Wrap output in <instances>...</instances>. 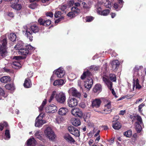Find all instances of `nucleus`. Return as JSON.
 Wrapping results in <instances>:
<instances>
[{
	"mask_svg": "<svg viewBox=\"0 0 146 146\" xmlns=\"http://www.w3.org/2000/svg\"><path fill=\"white\" fill-rule=\"evenodd\" d=\"M23 32H25V34L30 40L32 41L33 40V33H36L38 31L39 29L38 26L35 25H32L30 28H28L27 26L24 27Z\"/></svg>",
	"mask_w": 146,
	"mask_h": 146,
	"instance_id": "nucleus-1",
	"label": "nucleus"
},
{
	"mask_svg": "<svg viewBox=\"0 0 146 146\" xmlns=\"http://www.w3.org/2000/svg\"><path fill=\"white\" fill-rule=\"evenodd\" d=\"M7 38L5 36H3L0 39V55L3 56L7 52L6 45L7 44Z\"/></svg>",
	"mask_w": 146,
	"mask_h": 146,
	"instance_id": "nucleus-2",
	"label": "nucleus"
},
{
	"mask_svg": "<svg viewBox=\"0 0 146 146\" xmlns=\"http://www.w3.org/2000/svg\"><path fill=\"white\" fill-rule=\"evenodd\" d=\"M44 133L46 137L51 141H54L56 137L52 128L49 127L45 129Z\"/></svg>",
	"mask_w": 146,
	"mask_h": 146,
	"instance_id": "nucleus-3",
	"label": "nucleus"
},
{
	"mask_svg": "<svg viewBox=\"0 0 146 146\" xmlns=\"http://www.w3.org/2000/svg\"><path fill=\"white\" fill-rule=\"evenodd\" d=\"M35 48L30 45H27L25 48H23L18 51L19 54L23 55L26 56L29 53L33 51Z\"/></svg>",
	"mask_w": 146,
	"mask_h": 146,
	"instance_id": "nucleus-4",
	"label": "nucleus"
},
{
	"mask_svg": "<svg viewBox=\"0 0 146 146\" xmlns=\"http://www.w3.org/2000/svg\"><path fill=\"white\" fill-rule=\"evenodd\" d=\"M55 98L56 100L60 103L64 104L65 102L66 94L65 93L62 92L56 94Z\"/></svg>",
	"mask_w": 146,
	"mask_h": 146,
	"instance_id": "nucleus-5",
	"label": "nucleus"
},
{
	"mask_svg": "<svg viewBox=\"0 0 146 146\" xmlns=\"http://www.w3.org/2000/svg\"><path fill=\"white\" fill-rule=\"evenodd\" d=\"M69 94L73 96L80 98L81 93L74 88L72 87L70 88L68 91Z\"/></svg>",
	"mask_w": 146,
	"mask_h": 146,
	"instance_id": "nucleus-6",
	"label": "nucleus"
},
{
	"mask_svg": "<svg viewBox=\"0 0 146 146\" xmlns=\"http://www.w3.org/2000/svg\"><path fill=\"white\" fill-rule=\"evenodd\" d=\"M68 130L70 133L76 137H79L80 135L79 131L76 128L72 126H69Z\"/></svg>",
	"mask_w": 146,
	"mask_h": 146,
	"instance_id": "nucleus-7",
	"label": "nucleus"
},
{
	"mask_svg": "<svg viewBox=\"0 0 146 146\" xmlns=\"http://www.w3.org/2000/svg\"><path fill=\"white\" fill-rule=\"evenodd\" d=\"M72 11L69 12L67 15V16L70 18L75 17L76 14H77L79 12V10L76 7H73L71 8Z\"/></svg>",
	"mask_w": 146,
	"mask_h": 146,
	"instance_id": "nucleus-8",
	"label": "nucleus"
},
{
	"mask_svg": "<svg viewBox=\"0 0 146 146\" xmlns=\"http://www.w3.org/2000/svg\"><path fill=\"white\" fill-rule=\"evenodd\" d=\"M139 77H133V90H134L135 87L136 89L138 90L140 89L141 88L142 86L139 84L138 79V78H139Z\"/></svg>",
	"mask_w": 146,
	"mask_h": 146,
	"instance_id": "nucleus-9",
	"label": "nucleus"
},
{
	"mask_svg": "<svg viewBox=\"0 0 146 146\" xmlns=\"http://www.w3.org/2000/svg\"><path fill=\"white\" fill-rule=\"evenodd\" d=\"M139 77H133V90H134L135 87L136 89L138 90L140 89L141 88L142 86L139 84L138 79V78H139Z\"/></svg>",
	"mask_w": 146,
	"mask_h": 146,
	"instance_id": "nucleus-10",
	"label": "nucleus"
},
{
	"mask_svg": "<svg viewBox=\"0 0 146 146\" xmlns=\"http://www.w3.org/2000/svg\"><path fill=\"white\" fill-rule=\"evenodd\" d=\"M111 107L110 103L108 102L106 105H105V108L102 111H98V112L104 114L109 113L111 111Z\"/></svg>",
	"mask_w": 146,
	"mask_h": 146,
	"instance_id": "nucleus-11",
	"label": "nucleus"
},
{
	"mask_svg": "<svg viewBox=\"0 0 146 146\" xmlns=\"http://www.w3.org/2000/svg\"><path fill=\"white\" fill-rule=\"evenodd\" d=\"M71 113L72 115L76 117H81L83 115L82 112L78 108L72 109L71 111Z\"/></svg>",
	"mask_w": 146,
	"mask_h": 146,
	"instance_id": "nucleus-12",
	"label": "nucleus"
},
{
	"mask_svg": "<svg viewBox=\"0 0 146 146\" xmlns=\"http://www.w3.org/2000/svg\"><path fill=\"white\" fill-rule=\"evenodd\" d=\"M67 102L68 106L72 108L77 106L78 102V101L76 98H70L68 99Z\"/></svg>",
	"mask_w": 146,
	"mask_h": 146,
	"instance_id": "nucleus-13",
	"label": "nucleus"
},
{
	"mask_svg": "<svg viewBox=\"0 0 146 146\" xmlns=\"http://www.w3.org/2000/svg\"><path fill=\"white\" fill-rule=\"evenodd\" d=\"M54 73L55 74L58 78L62 77L65 74V71L63 69L60 67L56 70H54Z\"/></svg>",
	"mask_w": 146,
	"mask_h": 146,
	"instance_id": "nucleus-14",
	"label": "nucleus"
},
{
	"mask_svg": "<svg viewBox=\"0 0 146 146\" xmlns=\"http://www.w3.org/2000/svg\"><path fill=\"white\" fill-rule=\"evenodd\" d=\"M143 67L142 66H136L133 69V77H140L139 72L141 71L143 69Z\"/></svg>",
	"mask_w": 146,
	"mask_h": 146,
	"instance_id": "nucleus-15",
	"label": "nucleus"
},
{
	"mask_svg": "<svg viewBox=\"0 0 146 146\" xmlns=\"http://www.w3.org/2000/svg\"><path fill=\"white\" fill-rule=\"evenodd\" d=\"M57 111V107L53 104L47 106L45 108V111L48 113H54L56 112Z\"/></svg>",
	"mask_w": 146,
	"mask_h": 146,
	"instance_id": "nucleus-16",
	"label": "nucleus"
},
{
	"mask_svg": "<svg viewBox=\"0 0 146 146\" xmlns=\"http://www.w3.org/2000/svg\"><path fill=\"white\" fill-rule=\"evenodd\" d=\"M102 80L108 86L109 89L112 88V84L111 82L108 79V77L106 75V74L102 75Z\"/></svg>",
	"mask_w": 146,
	"mask_h": 146,
	"instance_id": "nucleus-17",
	"label": "nucleus"
},
{
	"mask_svg": "<svg viewBox=\"0 0 146 146\" xmlns=\"http://www.w3.org/2000/svg\"><path fill=\"white\" fill-rule=\"evenodd\" d=\"M46 123L45 120L36 117L35 121V125L36 127H40Z\"/></svg>",
	"mask_w": 146,
	"mask_h": 146,
	"instance_id": "nucleus-18",
	"label": "nucleus"
},
{
	"mask_svg": "<svg viewBox=\"0 0 146 146\" xmlns=\"http://www.w3.org/2000/svg\"><path fill=\"white\" fill-rule=\"evenodd\" d=\"M92 84V79L91 78L89 77L85 81L84 85L85 88H87L88 90L91 88Z\"/></svg>",
	"mask_w": 146,
	"mask_h": 146,
	"instance_id": "nucleus-19",
	"label": "nucleus"
},
{
	"mask_svg": "<svg viewBox=\"0 0 146 146\" xmlns=\"http://www.w3.org/2000/svg\"><path fill=\"white\" fill-rule=\"evenodd\" d=\"M119 64V63L118 60H114L112 61L111 63V68L113 71H115L117 69Z\"/></svg>",
	"mask_w": 146,
	"mask_h": 146,
	"instance_id": "nucleus-20",
	"label": "nucleus"
},
{
	"mask_svg": "<svg viewBox=\"0 0 146 146\" xmlns=\"http://www.w3.org/2000/svg\"><path fill=\"white\" fill-rule=\"evenodd\" d=\"M64 137L67 142L70 143H74L75 142L73 137L69 134H65L64 136Z\"/></svg>",
	"mask_w": 146,
	"mask_h": 146,
	"instance_id": "nucleus-21",
	"label": "nucleus"
},
{
	"mask_svg": "<svg viewBox=\"0 0 146 146\" xmlns=\"http://www.w3.org/2000/svg\"><path fill=\"white\" fill-rule=\"evenodd\" d=\"M93 133L95 134L94 135V137H96L95 139V141H97L98 143L100 139V135L99 133L100 132V130H98L96 128H94L93 131Z\"/></svg>",
	"mask_w": 146,
	"mask_h": 146,
	"instance_id": "nucleus-22",
	"label": "nucleus"
},
{
	"mask_svg": "<svg viewBox=\"0 0 146 146\" xmlns=\"http://www.w3.org/2000/svg\"><path fill=\"white\" fill-rule=\"evenodd\" d=\"M101 103L100 100L96 99L92 102V105L93 108H98L100 106Z\"/></svg>",
	"mask_w": 146,
	"mask_h": 146,
	"instance_id": "nucleus-23",
	"label": "nucleus"
},
{
	"mask_svg": "<svg viewBox=\"0 0 146 146\" xmlns=\"http://www.w3.org/2000/svg\"><path fill=\"white\" fill-rule=\"evenodd\" d=\"M68 112V109L66 108L62 107L60 108L58 111L59 114L62 115H66Z\"/></svg>",
	"mask_w": 146,
	"mask_h": 146,
	"instance_id": "nucleus-24",
	"label": "nucleus"
},
{
	"mask_svg": "<svg viewBox=\"0 0 146 146\" xmlns=\"http://www.w3.org/2000/svg\"><path fill=\"white\" fill-rule=\"evenodd\" d=\"M42 133L41 132L39 131H37L35 133V135L36 138L39 139L40 140L42 141L43 142H46V140L43 139L42 136L41 135H42Z\"/></svg>",
	"mask_w": 146,
	"mask_h": 146,
	"instance_id": "nucleus-25",
	"label": "nucleus"
},
{
	"mask_svg": "<svg viewBox=\"0 0 146 146\" xmlns=\"http://www.w3.org/2000/svg\"><path fill=\"white\" fill-rule=\"evenodd\" d=\"M71 123L74 126H78L80 125V121L78 119L73 118L71 120Z\"/></svg>",
	"mask_w": 146,
	"mask_h": 146,
	"instance_id": "nucleus-26",
	"label": "nucleus"
},
{
	"mask_svg": "<svg viewBox=\"0 0 146 146\" xmlns=\"http://www.w3.org/2000/svg\"><path fill=\"white\" fill-rule=\"evenodd\" d=\"M0 81L2 83H6L10 81V77L9 76H4L0 78Z\"/></svg>",
	"mask_w": 146,
	"mask_h": 146,
	"instance_id": "nucleus-27",
	"label": "nucleus"
},
{
	"mask_svg": "<svg viewBox=\"0 0 146 146\" xmlns=\"http://www.w3.org/2000/svg\"><path fill=\"white\" fill-rule=\"evenodd\" d=\"M31 85L32 84L30 79L29 78H26L24 84V86L26 88H29L31 86Z\"/></svg>",
	"mask_w": 146,
	"mask_h": 146,
	"instance_id": "nucleus-28",
	"label": "nucleus"
},
{
	"mask_svg": "<svg viewBox=\"0 0 146 146\" xmlns=\"http://www.w3.org/2000/svg\"><path fill=\"white\" fill-rule=\"evenodd\" d=\"M35 141L33 138L29 139L27 141L28 146H35Z\"/></svg>",
	"mask_w": 146,
	"mask_h": 146,
	"instance_id": "nucleus-29",
	"label": "nucleus"
},
{
	"mask_svg": "<svg viewBox=\"0 0 146 146\" xmlns=\"http://www.w3.org/2000/svg\"><path fill=\"white\" fill-rule=\"evenodd\" d=\"M65 81L62 79H59L55 81L53 83L54 86L62 85L65 83Z\"/></svg>",
	"mask_w": 146,
	"mask_h": 146,
	"instance_id": "nucleus-30",
	"label": "nucleus"
},
{
	"mask_svg": "<svg viewBox=\"0 0 146 146\" xmlns=\"http://www.w3.org/2000/svg\"><path fill=\"white\" fill-rule=\"evenodd\" d=\"M102 88L100 84H97L94 87L93 91L94 92H100L101 91Z\"/></svg>",
	"mask_w": 146,
	"mask_h": 146,
	"instance_id": "nucleus-31",
	"label": "nucleus"
},
{
	"mask_svg": "<svg viewBox=\"0 0 146 146\" xmlns=\"http://www.w3.org/2000/svg\"><path fill=\"white\" fill-rule=\"evenodd\" d=\"M135 125L136 130L137 132L140 133L142 129V126H143V125H142L140 123H135Z\"/></svg>",
	"mask_w": 146,
	"mask_h": 146,
	"instance_id": "nucleus-32",
	"label": "nucleus"
},
{
	"mask_svg": "<svg viewBox=\"0 0 146 146\" xmlns=\"http://www.w3.org/2000/svg\"><path fill=\"white\" fill-rule=\"evenodd\" d=\"M8 38L10 40L14 42L15 41L17 38V36L15 33H11L9 35Z\"/></svg>",
	"mask_w": 146,
	"mask_h": 146,
	"instance_id": "nucleus-33",
	"label": "nucleus"
},
{
	"mask_svg": "<svg viewBox=\"0 0 146 146\" xmlns=\"http://www.w3.org/2000/svg\"><path fill=\"white\" fill-rule=\"evenodd\" d=\"M134 119L136 120L135 123H140L141 124V125H143L142 119L140 116L138 115H136L134 116Z\"/></svg>",
	"mask_w": 146,
	"mask_h": 146,
	"instance_id": "nucleus-34",
	"label": "nucleus"
},
{
	"mask_svg": "<svg viewBox=\"0 0 146 146\" xmlns=\"http://www.w3.org/2000/svg\"><path fill=\"white\" fill-rule=\"evenodd\" d=\"M23 44L22 42L21 41H19L18 43L16 44L14 47V48L16 49H17L19 50H20L21 49H23Z\"/></svg>",
	"mask_w": 146,
	"mask_h": 146,
	"instance_id": "nucleus-35",
	"label": "nucleus"
},
{
	"mask_svg": "<svg viewBox=\"0 0 146 146\" xmlns=\"http://www.w3.org/2000/svg\"><path fill=\"white\" fill-rule=\"evenodd\" d=\"M12 66L15 69H18L21 67V65L19 62L16 61L13 62Z\"/></svg>",
	"mask_w": 146,
	"mask_h": 146,
	"instance_id": "nucleus-36",
	"label": "nucleus"
},
{
	"mask_svg": "<svg viewBox=\"0 0 146 146\" xmlns=\"http://www.w3.org/2000/svg\"><path fill=\"white\" fill-rule=\"evenodd\" d=\"M5 87L7 89L12 91L15 89L14 86L12 84H7L5 85Z\"/></svg>",
	"mask_w": 146,
	"mask_h": 146,
	"instance_id": "nucleus-37",
	"label": "nucleus"
},
{
	"mask_svg": "<svg viewBox=\"0 0 146 146\" xmlns=\"http://www.w3.org/2000/svg\"><path fill=\"white\" fill-rule=\"evenodd\" d=\"M11 7L13 9L17 10H20L22 8L21 5L19 4H12L11 5Z\"/></svg>",
	"mask_w": 146,
	"mask_h": 146,
	"instance_id": "nucleus-38",
	"label": "nucleus"
},
{
	"mask_svg": "<svg viewBox=\"0 0 146 146\" xmlns=\"http://www.w3.org/2000/svg\"><path fill=\"white\" fill-rule=\"evenodd\" d=\"M121 124L118 122H116L112 125L113 128L114 129L116 130L119 129L121 128Z\"/></svg>",
	"mask_w": 146,
	"mask_h": 146,
	"instance_id": "nucleus-39",
	"label": "nucleus"
},
{
	"mask_svg": "<svg viewBox=\"0 0 146 146\" xmlns=\"http://www.w3.org/2000/svg\"><path fill=\"white\" fill-rule=\"evenodd\" d=\"M101 2L104 3V5L107 8H110L111 7V3L108 0H104V1H102Z\"/></svg>",
	"mask_w": 146,
	"mask_h": 146,
	"instance_id": "nucleus-40",
	"label": "nucleus"
},
{
	"mask_svg": "<svg viewBox=\"0 0 146 146\" xmlns=\"http://www.w3.org/2000/svg\"><path fill=\"white\" fill-rule=\"evenodd\" d=\"M100 68L99 66L95 65L91 66L88 67V68L90 70L94 71L98 70Z\"/></svg>",
	"mask_w": 146,
	"mask_h": 146,
	"instance_id": "nucleus-41",
	"label": "nucleus"
},
{
	"mask_svg": "<svg viewBox=\"0 0 146 146\" xmlns=\"http://www.w3.org/2000/svg\"><path fill=\"white\" fill-rule=\"evenodd\" d=\"M90 73L89 71H87L86 72H84L82 75L81 76V78L82 79H84L87 76H90Z\"/></svg>",
	"mask_w": 146,
	"mask_h": 146,
	"instance_id": "nucleus-42",
	"label": "nucleus"
},
{
	"mask_svg": "<svg viewBox=\"0 0 146 146\" xmlns=\"http://www.w3.org/2000/svg\"><path fill=\"white\" fill-rule=\"evenodd\" d=\"M1 96L5 98L7 97V95L5 94L4 90L0 87V100L1 99Z\"/></svg>",
	"mask_w": 146,
	"mask_h": 146,
	"instance_id": "nucleus-43",
	"label": "nucleus"
},
{
	"mask_svg": "<svg viewBox=\"0 0 146 146\" xmlns=\"http://www.w3.org/2000/svg\"><path fill=\"white\" fill-rule=\"evenodd\" d=\"M132 131L131 130H128L124 133V135L127 137H130L131 135Z\"/></svg>",
	"mask_w": 146,
	"mask_h": 146,
	"instance_id": "nucleus-44",
	"label": "nucleus"
},
{
	"mask_svg": "<svg viewBox=\"0 0 146 146\" xmlns=\"http://www.w3.org/2000/svg\"><path fill=\"white\" fill-rule=\"evenodd\" d=\"M7 123L6 122L0 123V129L1 131H2L4 127H7Z\"/></svg>",
	"mask_w": 146,
	"mask_h": 146,
	"instance_id": "nucleus-45",
	"label": "nucleus"
},
{
	"mask_svg": "<svg viewBox=\"0 0 146 146\" xmlns=\"http://www.w3.org/2000/svg\"><path fill=\"white\" fill-rule=\"evenodd\" d=\"M66 8V5H63L60 6L59 7V9L61 10L63 12L62 13H66V11L65 10Z\"/></svg>",
	"mask_w": 146,
	"mask_h": 146,
	"instance_id": "nucleus-46",
	"label": "nucleus"
},
{
	"mask_svg": "<svg viewBox=\"0 0 146 146\" xmlns=\"http://www.w3.org/2000/svg\"><path fill=\"white\" fill-rule=\"evenodd\" d=\"M5 138L6 139H8L10 138V132L9 130L7 129L6 130L5 133Z\"/></svg>",
	"mask_w": 146,
	"mask_h": 146,
	"instance_id": "nucleus-47",
	"label": "nucleus"
},
{
	"mask_svg": "<svg viewBox=\"0 0 146 146\" xmlns=\"http://www.w3.org/2000/svg\"><path fill=\"white\" fill-rule=\"evenodd\" d=\"M109 77L110 80L113 82H115L116 80V77L115 74H110Z\"/></svg>",
	"mask_w": 146,
	"mask_h": 146,
	"instance_id": "nucleus-48",
	"label": "nucleus"
},
{
	"mask_svg": "<svg viewBox=\"0 0 146 146\" xmlns=\"http://www.w3.org/2000/svg\"><path fill=\"white\" fill-rule=\"evenodd\" d=\"M109 9H106L102 11L101 15L103 16H106L109 14Z\"/></svg>",
	"mask_w": 146,
	"mask_h": 146,
	"instance_id": "nucleus-49",
	"label": "nucleus"
},
{
	"mask_svg": "<svg viewBox=\"0 0 146 146\" xmlns=\"http://www.w3.org/2000/svg\"><path fill=\"white\" fill-rule=\"evenodd\" d=\"M61 13L60 11H56L54 14V17L55 18H61L62 16H63L61 15Z\"/></svg>",
	"mask_w": 146,
	"mask_h": 146,
	"instance_id": "nucleus-50",
	"label": "nucleus"
},
{
	"mask_svg": "<svg viewBox=\"0 0 146 146\" xmlns=\"http://www.w3.org/2000/svg\"><path fill=\"white\" fill-rule=\"evenodd\" d=\"M37 6V5L36 3L33 2L31 4L29 7L31 9H34Z\"/></svg>",
	"mask_w": 146,
	"mask_h": 146,
	"instance_id": "nucleus-51",
	"label": "nucleus"
},
{
	"mask_svg": "<svg viewBox=\"0 0 146 146\" xmlns=\"http://www.w3.org/2000/svg\"><path fill=\"white\" fill-rule=\"evenodd\" d=\"M56 93V92L55 91H53L52 92L51 95L50 97V99L49 100V102H51V101L53 99Z\"/></svg>",
	"mask_w": 146,
	"mask_h": 146,
	"instance_id": "nucleus-52",
	"label": "nucleus"
},
{
	"mask_svg": "<svg viewBox=\"0 0 146 146\" xmlns=\"http://www.w3.org/2000/svg\"><path fill=\"white\" fill-rule=\"evenodd\" d=\"M46 100H45L43 101L40 107L39 108V109L40 111L42 110L43 107L46 103Z\"/></svg>",
	"mask_w": 146,
	"mask_h": 146,
	"instance_id": "nucleus-53",
	"label": "nucleus"
},
{
	"mask_svg": "<svg viewBox=\"0 0 146 146\" xmlns=\"http://www.w3.org/2000/svg\"><path fill=\"white\" fill-rule=\"evenodd\" d=\"M94 19L92 17L88 16L86 18V21L87 22H90L92 21Z\"/></svg>",
	"mask_w": 146,
	"mask_h": 146,
	"instance_id": "nucleus-54",
	"label": "nucleus"
},
{
	"mask_svg": "<svg viewBox=\"0 0 146 146\" xmlns=\"http://www.w3.org/2000/svg\"><path fill=\"white\" fill-rule=\"evenodd\" d=\"M51 23V22L50 20H44V25L48 26Z\"/></svg>",
	"mask_w": 146,
	"mask_h": 146,
	"instance_id": "nucleus-55",
	"label": "nucleus"
},
{
	"mask_svg": "<svg viewBox=\"0 0 146 146\" xmlns=\"http://www.w3.org/2000/svg\"><path fill=\"white\" fill-rule=\"evenodd\" d=\"M55 122L58 124L62 122V119L60 117H57L56 119Z\"/></svg>",
	"mask_w": 146,
	"mask_h": 146,
	"instance_id": "nucleus-56",
	"label": "nucleus"
},
{
	"mask_svg": "<svg viewBox=\"0 0 146 146\" xmlns=\"http://www.w3.org/2000/svg\"><path fill=\"white\" fill-rule=\"evenodd\" d=\"M145 104L142 103L138 107V110L141 113L142 112V110H141V109L145 106Z\"/></svg>",
	"mask_w": 146,
	"mask_h": 146,
	"instance_id": "nucleus-57",
	"label": "nucleus"
},
{
	"mask_svg": "<svg viewBox=\"0 0 146 146\" xmlns=\"http://www.w3.org/2000/svg\"><path fill=\"white\" fill-rule=\"evenodd\" d=\"M82 4L83 5V7L84 8L86 9H88L90 7V5H89V4L88 5L85 2H83Z\"/></svg>",
	"mask_w": 146,
	"mask_h": 146,
	"instance_id": "nucleus-58",
	"label": "nucleus"
},
{
	"mask_svg": "<svg viewBox=\"0 0 146 146\" xmlns=\"http://www.w3.org/2000/svg\"><path fill=\"white\" fill-rule=\"evenodd\" d=\"M38 22L40 25H44V21H43L42 19H39L38 20Z\"/></svg>",
	"mask_w": 146,
	"mask_h": 146,
	"instance_id": "nucleus-59",
	"label": "nucleus"
},
{
	"mask_svg": "<svg viewBox=\"0 0 146 146\" xmlns=\"http://www.w3.org/2000/svg\"><path fill=\"white\" fill-rule=\"evenodd\" d=\"M102 9L101 8L99 7L97 9V13L101 15L102 12Z\"/></svg>",
	"mask_w": 146,
	"mask_h": 146,
	"instance_id": "nucleus-60",
	"label": "nucleus"
},
{
	"mask_svg": "<svg viewBox=\"0 0 146 146\" xmlns=\"http://www.w3.org/2000/svg\"><path fill=\"white\" fill-rule=\"evenodd\" d=\"M79 106L82 108H85L86 107V105L83 102L80 103L79 104Z\"/></svg>",
	"mask_w": 146,
	"mask_h": 146,
	"instance_id": "nucleus-61",
	"label": "nucleus"
},
{
	"mask_svg": "<svg viewBox=\"0 0 146 146\" xmlns=\"http://www.w3.org/2000/svg\"><path fill=\"white\" fill-rule=\"evenodd\" d=\"M74 3V1L73 0L70 1L68 3V5L70 6L71 7L73 5Z\"/></svg>",
	"mask_w": 146,
	"mask_h": 146,
	"instance_id": "nucleus-62",
	"label": "nucleus"
},
{
	"mask_svg": "<svg viewBox=\"0 0 146 146\" xmlns=\"http://www.w3.org/2000/svg\"><path fill=\"white\" fill-rule=\"evenodd\" d=\"M63 19V16H62L61 17V18H59V19H58L56 20L55 21V23H58L59 21H60L61 20Z\"/></svg>",
	"mask_w": 146,
	"mask_h": 146,
	"instance_id": "nucleus-63",
	"label": "nucleus"
},
{
	"mask_svg": "<svg viewBox=\"0 0 146 146\" xmlns=\"http://www.w3.org/2000/svg\"><path fill=\"white\" fill-rule=\"evenodd\" d=\"M46 15L47 16H48L51 17L53 16V14L52 12L48 13L46 14Z\"/></svg>",
	"mask_w": 146,
	"mask_h": 146,
	"instance_id": "nucleus-64",
	"label": "nucleus"
}]
</instances>
